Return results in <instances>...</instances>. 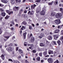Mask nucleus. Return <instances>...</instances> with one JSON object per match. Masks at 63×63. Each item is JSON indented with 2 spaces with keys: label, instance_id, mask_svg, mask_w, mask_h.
Segmentation results:
<instances>
[{
  "label": "nucleus",
  "instance_id": "b1692460",
  "mask_svg": "<svg viewBox=\"0 0 63 63\" xmlns=\"http://www.w3.org/2000/svg\"><path fill=\"white\" fill-rule=\"evenodd\" d=\"M60 32V31L59 30H56L55 31V33H58Z\"/></svg>",
  "mask_w": 63,
  "mask_h": 63
},
{
  "label": "nucleus",
  "instance_id": "4d7b16f0",
  "mask_svg": "<svg viewBox=\"0 0 63 63\" xmlns=\"http://www.w3.org/2000/svg\"><path fill=\"white\" fill-rule=\"evenodd\" d=\"M27 45L28 46H31V44H27Z\"/></svg>",
  "mask_w": 63,
  "mask_h": 63
},
{
  "label": "nucleus",
  "instance_id": "37998d69",
  "mask_svg": "<svg viewBox=\"0 0 63 63\" xmlns=\"http://www.w3.org/2000/svg\"><path fill=\"white\" fill-rule=\"evenodd\" d=\"M2 33V31L0 29V34H1Z\"/></svg>",
  "mask_w": 63,
  "mask_h": 63
},
{
  "label": "nucleus",
  "instance_id": "412c9836",
  "mask_svg": "<svg viewBox=\"0 0 63 63\" xmlns=\"http://www.w3.org/2000/svg\"><path fill=\"white\" fill-rule=\"evenodd\" d=\"M40 47H44L45 46V44L42 43H41L40 44Z\"/></svg>",
  "mask_w": 63,
  "mask_h": 63
},
{
  "label": "nucleus",
  "instance_id": "bb28decb",
  "mask_svg": "<svg viewBox=\"0 0 63 63\" xmlns=\"http://www.w3.org/2000/svg\"><path fill=\"white\" fill-rule=\"evenodd\" d=\"M25 29V27L24 26H22V27L21 28V30H23Z\"/></svg>",
  "mask_w": 63,
  "mask_h": 63
},
{
  "label": "nucleus",
  "instance_id": "69168bd1",
  "mask_svg": "<svg viewBox=\"0 0 63 63\" xmlns=\"http://www.w3.org/2000/svg\"><path fill=\"white\" fill-rule=\"evenodd\" d=\"M62 5L61 4H59V7H61V6Z\"/></svg>",
  "mask_w": 63,
  "mask_h": 63
},
{
  "label": "nucleus",
  "instance_id": "9b49d317",
  "mask_svg": "<svg viewBox=\"0 0 63 63\" xmlns=\"http://www.w3.org/2000/svg\"><path fill=\"white\" fill-rule=\"evenodd\" d=\"M40 7L37 8V10H36V13L38 14V13H39V12H40Z\"/></svg>",
  "mask_w": 63,
  "mask_h": 63
},
{
  "label": "nucleus",
  "instance_id": "de8ad7c7",
  "mask_svg": "<svg viewBox=\"0 0 63 63\" xmlns=\"http://www.w3.org/2000/svg\"><path fill=\"white\" fill-rule=\"evenodd\" d=\"M31 46L32 47H34V44H31Z\"/></svg>",
  "mask_w": 63,
  "mask_h": 63
},
{
  "label": "nucleus",
  "instance_id": "0eeeda50",
  "mask_svg": "<svg viewBox=\"0 0 63 63\" xmlns=\"http://www.w3.org/2000/svg\"><path fill=\"white\" fill-rule=\"evenodd\" d=\"M55 22L57 24H59L60 23V21L59 20H55Z\"/></svg>",
  "mask_w": 63,
  "mask_h": 63
},
{
  "label": "nucleus",
  "instance_id": "09e8293b",
  "mask_svg": "<svg viewBox=\"0 0 63 63\" xmlns=\"http://www.w3.org/2000/svg\"><path fill=\"white\" fill-rule=\"evenodd\" d=\"M41 1V0H37V2H38L39 3V2H40Z\"/></svg>",
  "mask_w": 63,
  "mask_h": 63
},
{
  "label": "nucleus",
  "instance_id": "2eb2a0df",
  "mask_svg": "<svg viewBox=\"0 0 63 63\" xmlns=\"http://www.w3.org/2000/svg\"><path fill=\"white\" fill-rule=\"evenodd\" d=\"M49 54H53V51H51V50H49L48 52Z\"/></svg>",
  "mask_w": 63,
  "mask_h": 63
},
{
  "label": "nucleus",
  "instance_id": "f704fd0d",
  "mask_svg": "<svg viewBox=\"0 0 63 63\" xmlns=\"http://www.w3.org/2000/svg\"><path fill=\"white\" fill-rule=\"evenodd\" d=\"M53 2L52 1L51 2L49 3H48L49 5H51L52 4H53Z\"/></svg>",
  "mask_w": 63,
  "mask_h": 63
},
{
  "label": "nucleus",
  "instance_id": "e433bc0d",
  "mask_svg": "<svg viewBox=\"0 0 63 63\" xmlns=\"http://www.w3.org/2000/svg\"><path fill=\"white\" fill-rule=\"evenodd\" d=\"M9 16H6V17H5V19H7L9 18Z\"/></svg>",
  "mask_w": 63,
  "mask_h": 63
},
{
  "label": "nucleus",
  "instance_id": "c756f323",
  "mask_svg": "<svg viewBox=\"0 0 63 63\" xmlns=\"http://www.w3.org/2000/svg\"><path fill=\"white\" fill-rule=\"evenodd\" d=\"M4 38H6V39H7V40H8L9 38L10 37V36H4Z\"/></svg>",
  "mask_w": 63,
  "mask_h": 63
},
{
  "label": "nucleus",
  "instance_id": "7c9ffc66",
  "mask_svg": "<svg viewBox=\"0 0 63 63\" xmlns=\"http://www.w3.org/2000/svg\"><path fill=\"white\" fill-rule=\"evenodd\" d=\"M58 4V1H57L56 0L54 2V4L55 5H57Z\"/></svg>",
  "mask_w": 63,
  "mask_h": 63
},
{
  "label": "nucleus",
  "instance_id": "f03ea898",
  "mask_svg": "<svg viewBox=\"0 0 63 63\" xmlns=\"http://www.w3.org/2000/svg\"><path fill=\"white\" fill-rule=\"evenodd\" d=\"M6 11L7 13H8V15H11V14H13V12L11 10H7Z\"/></svg>",
  "mask_w": 63,
  "mask_h": 63
},
{
  "label": "nucleus",
  "instance_id": "423d86ee",
  "mask_svg": "<svg viewBox=\"0 0 63 63\" xmlns=\"http://www.w3.org/2000/svg\"><path fill=\"white\" fill-rule=\"evenodd\" d=\"M47 61L49 63H52V59L51 58H49L47 60Z\"/></svg>",
  "mask_w": 63,
  "mask_h": 63
},
{
  "label": "nucleus",
  "instance_id": "0e129e2a",
  "mask_svg": "<svg viewBox=\"0 0 63 63\" xmlns=\"http://www.w3.org/2000/svg\"><path fill=\"white\" fill-rule=\"evenodd\" d=\"M20 33L21 34L22 33V31H21H21H20Z\"/></svg>",
  "mask_w": 63,
  "mask_h": 63
},
{
  "label": "nucleus",
  "instance_id": "20e7f679",
  "mask_svg": "<svg viewBox=\"0 0 63 63\" xmlns=\"http://www.w3.org/2000/svg\"><path fill=\"white\" fill-rule=\"evenodd\" d=\"M8 61H11V62H14V63H19V62L17 61H13V60H12L10 59H9Z\"/></svg>",
  "mask_w": 63,
  "mask_h": 63
},
{
  "label": "nucleus",
  "instance_id": "603ef678",
  "mask_svg": "<svg viewBox=\"0 0 63 63\" xmlns=\"http://www.w3.org/2000/svg\"><path fill=\"white\" fill-rule=\"evenodd\" d=\"M63 8H60V11H61H61H63Z\"/></svg>",
  "mask_w": 63,
  "mask_h": 63
},
{
  "label": "nucleus",
  "instance_id": "39448f33",
  "mask_svg": "<svg viewBox=\"0 0 63 63\" xmlns=\"http://www.w3.org/2000/svg\"><path fill=\"white\" fill-rule=\"evenodd\" d=\"M35 38L34 37L32 36L31 38L30 41L32 43L33 42H34L35 41Z\"/></svg>",
  "mask_w": 63,
  "mask_h": 63
},
{
  "label": "nucleus",
  "instance_id": "72a5a7b5",
  "mask_svg": "<svg viewBox=\"0 0 63 63\" xmlns=\"http://www.w3.org/2000/svg\"><path fill=\"white\" fill-rule=\"evenodd\" d=\"M16 3H17V2H19V3H20L21 2V0H16Z\"/></svg>",
  "mask_w": 63,
  "mask_h": 63
},
{
  "label": "nucleus",
  "instance_id": "ddd939ff",
  "mask_svg": "<svg viewBox=\"0 0 63 63\" xmlns=\"http://www.w3.org/2000/svg\"><path fill=\"white\" fill-rule=\"evenodd\" d=\"M54 39L55 40H56V38H58V36L57 34L54 35Z\"/></svg>",
  "mask_w": 63,
  "mask_h": 63
},
{
  "label": "nucleus",
  "instance_id": "a19ab883",
  "mask_svg": "<svg viewBox=\"0 0 63 63\" xmlns=\"http://www.w3.org/2000/svg\"><path fill=\"white\" fill-rule=\"evenodd\" d=\"M53 43L54 44V45H57V44H56V42L55 41H53Z\"/></svg>",
  "mask_w": 63,
  "mask_h": 63
},
{
  "label": "nucleus",
  "instance_id": "338daca9",
  "mask_svg": "<svg viewBox=\"0 0 63 63\" xmlns=\"http://www.w3.org/2000/svg\"><path fill=\"white\" fill-rule=\"evenodd\" d=\"M24 13H27V11H24Z\"/></svg>",
  "mask_w": 63,
  "mask_h": 63
},
{
  "label": "nucleus",
  "instance_id": "4be33fe9",
  "mask_svg": "<svg viewBox=\"0 0 63 63\" xmlns=\"http://www.w3.org/2000/svg\"><path fill=\"white\" fill-rule=\"evenodd\" d=\"M36 60H37V61H40V57H38L36 58Z\"/></svg>",
  "mask_w": 63,
  "mask_h": 63
},
{
  "label": "nucleus",
  "instance_id": "a211bd4d",
  "mask_svg": "<svg viewBox=\"0 0 63 63\" xmlns=\"http://www.w3.org/2000/svg\"><path fill=\"white\" fill-rule=\"evenodd\" d=\"M24 11L23 9L22 8L21 9L20 11H19V13L20 14V15H21V14L22 13V12H23Z\"/></svg>",
  "mask_w": 63,
  "mask_h": 63
},
{
  "label": "nucleus",
  "instance_id": "49530a36",
  "mask_svg": "<svg viewBox=\"0 0 63 63\" xmlns=\"http://www.w3.org/2000/svg\"><path fill=\"white\" fill-rule=\"evenodd\" d=\"M25 62L26 63H29V62H28V61L27 60H26L25 61Z\"/></svg>",
  "mask_w": 63,
  "mask_h": 63
},
{
  "label": "nucleus",
  "instance_id": "c85d7f7f",
  "mask_svg": "<svg viewBox=\"0 0 63 63\" xmlns=\"http://www.w3.org/2000/svg\"><path fill=\"white\" fill-rule=\"evenodd\" d=\"M35 8V7L33 5H32L31 6V9L33 10V9H34Z\"/></svg>",
  "mask_w": 63,
  "mask_h": 63
},
{
  "label": "nucleus",
  "instance_id": "dca6fc26",
  "mask_svg": "<svg viewBox=\"0 0 63 63\" xmlns=\"http://www.w3.org/2000/svg\"><path fill=\"white\" fill-rule=\"evenodd\" d=\"M11 3L12 4H15L16 2H15V0H12L11 1Z\"/></svg>",
  "mask_w": 63,
  "mask_h": 63
},
{
  "label": "nucleus",
  "instance_id": "4c0bfd02",
  "mask_svg": "<svg viewBox=\"0 0 63 63\" xmlns=\"http://www.w3.org/2000/svg\"><path fill=\"white\" fill-rule=\"evenodd\" d=\"M39 56H40L41 57L42 56V53H40L39 54Z\"/></svg>",
  "mask_w": 63,
  "mask_h": 63
},
{
  "label": "nucleus",
  "instance_id": "9d476101",
  "mask_svg": "<svg viewBox=\"0 0 63 63\" xmlns=\"http://www.w3.org/2000/svg\"><path fill=\"white\" fill-rule=\"evenodd\" d=\"M27 34V33L26 32H25L23 34V36L24 39H25V38H26V35Z\"/></svg>",
  "mask_w": 63,
  "mask_h": 63
},
{
  "label": "nucleus",
  "instance_id": "473e14b6",
  "mask_svg": "<svg viewBox=\"0 0 63 63\" xmlns=\"http://www.w3.org/2000/svg\"><path fill=\"white\" fill-rule=\"evenodd\" d=\"M29 29L30 30H32V26H29Z\"/></svg>",
  "mask_w": 63,
  "mask_h": 63
},
{
  "label": "nucleus",
  "instance_id": "2f4dec72",
  "mask_svg": "<svg viewBox=\"0 0 63 63\" xmlns=\"http://www.w3.org/2000/svg\"><path fill=\"white\" fill-rule=\"evenodd\" d=\"M22 23L23 24L25 25H26L27 24V23H26V22L25 21H24Z\"/></svg>",
  "mask_w": 63,
  "mask_h": 63
},
{
  "label": "nucleus",
  "instance_id": "f3484780",
  "mask_svg": "<svg viewBox=\"0 0 63 63\" xmlns=\"http://www.w3.org/2000/svg\"><path fill=\"white\" fill-rule=\"evenodd\" d=\"M1 2L4 3H7L8 2V1L5 0H1Z\"/></svg>",
  "mask_w": 63,
  "mask_h": 63
},
{
  "label": "nucleus",
  "instance_id": "6ab92c4d",
  "mask_svg": "<svg viewBox=\"0 0 63 63\" xmlns=\"http://www.w3.org/2000/svg\"><path fill=\"white\" fill-rule=\"evenodd\" d=\"M51 16H54L55 15V12H52L51 13Z\"/></svg>",
  "mask_w": 63,
  "mask_h": 63
},
{
  "label": "nucleus",
  "instance_id": "6e6d98bb",
  "mask_svg": "<svg viewBox=\"0 0 63 63\" xmlns=\"http://www.w3.org/2000/svg\"><path fill=\"white\" fill-rule=\"evenodd\" d=\"M33 35H32V33H30V37H31Z\"/></svg>",
  "mask_w": 63,
  "mask_h": 63
},
{
  "label": "nucleus",
  "instance_id": "393cba45",
  "mask_svg": "<svg viewBox=\"0 0 63 63\" xmlns=\"http://www.w3.org/2000/svg\"><path fill=\"white\" fill-rule=\"evenodd\" d=\"M57 43L58 44V45L60 46L61 44V42L59 40L57 41Z\"/></svg>",
  "mask_w": 63,
  "mask_h": 63
},
{
  "label": "nucleus",
  "instance_id": "c03bdc74",
  "mask_svg": "<svg viewBox=\"0 0 63 63\" xmlns=\"http://www.w3.org/2000/svg\"><path fill=\"white\" fill-rule=\"evenodd\" d=\"M61 34H62V35H63V30H62L61 31Z\"/></svg>",
  "mask_w": 63,
  "mask_h": 63
},
{
  "label": "nucleus",
  "instance_id": "c9c22d12",
  "mask_svg": "<svg viewBox=\"0 0 63 63\" xmlns=\"http://www.w3.org/2000/svg\"><path fill=\"white\" fill-rule=\"evenodd\" d=\"M46 44H47V45H49V44L50 42H48V41L47 40L46 41Z\"/></svg>",
  "mask_w": 63,
  "mask_h": 63
},
{
  "label": "nucleus",
  "instance_id": "58836bf2",
  "mask_svg": "<svg viewBox=\"0 0 63 63\" xmlns=\"http://www.w3.org/2000/svg\"><path fill=\"white\" fill-rule=\"evenodd\" d=\"M11 23L12 24H13V25H15V23L14 22V21H12V22H11Z\"/></svg>",
  "mask_w": 63,
  "mask_h": 63
},
{
  "label": "nucleus",
  "instance_id": "864d4df0",
  "mask_svg": "<svg viewBox=\"0 0 63 63\" xmlns=\"http://www.w3.org/2000/svg\"><path fill=\"white\" fill-rule=\"evenodd\" d=\"M18 50V47H16V51H17V50Z\"/></svg>",
  "mask_w": 63,
  "mask_h": 63
},
{
  "label": "nucleus",
  "instance_id": "ea45409f",
  "mask_svg": "<svg viewBox=\"0 0 63 63\" xmlns=\"http://www.w3.org/2000/svg\"><path fill=\"white\" fill-rule=\"evenodd\" d=\"M0 11H1L2 12L4 11V10L2 8L0 9Z\"/></svg>",
  "mask_w": 63,
  "mask_h": 63
},
{
  "label": "nucleus",
  "instance_id": "4468645a",
  "mask_svg": "<svg viewBox=\"0 0 63 63\" xmlns=\"http://www.w3.org/2000/svg\"><path fill=\"white\" fill-rule=\"evenodd\" d=\"M48 39L49 40H52V37L51 36H49L47 37Z\"/></svg>",
  "mask_w": 63,
  "mask_h": 63
},
{
  "label": "nucleus",
  "instance_id": "5701e85b",
  "mask_svg": "<svg viewBox=\"0 0 63 63\" xmlns=\"http://www.w3.org/2000/svg\"><path fill=\"white\" fill-rule=\"evenodd\" d=\"M1 57L2 59H3V60H4V59H5L4 55H2L1 56Z\"/></svg>",
  "mask_w": 63,
  "mask_h": 63
},
{
  "label": "nucleus",
  "instance_id": "f257e3e1",
  "mask_svg": "<svg viewBox=\"0 0 63 63\" xmlns=\"http://www.w3.org/2000/svg\"><path fill=\"white\" fill-rule=\"evenodd\" d=\"M46 11V9L45 8H43L42 9V10L41 12L40 13V15H45V12Z\"/></svg>",
  "mask_w": 63,
  "mask_h": 63
},
{
  "label": "nucleus",
  "instance_id": "3c124183",
  "mask_svg": "<svg viewBox=\"0 0 63 63\" xmlns=\"http://www.w3.org/2000/svg\"><path fill=\"white\" fill-rule=\"evenodd\" d=\"M30 13H31L30 11H29L28 12V14L29 15H30Z\"/></svg>",
  "mask_w": 63,
  "mask_h": 63
},
{
  "label": "nucleus",
  "instance_id": "774afa93",
  "mask_svg": "<svg viewBox=\"0 0 63 63\" xmlns=\"http://www.w3.org/2000/svg\"><path fill=\"white\" fill-rule=\"evenodd\" d=\"M18 24H17L16 25V26L17 27L18 26Z\"/></svg>",
  "mask_w": 63,
  "mask_h": 63
},
{
  "label": "nucleus",
  "instance_id": "8fccbe9b",
  "mask_svg": "<svg viewBox=\"0 0 63 63\" xmlns=\"http://www.w3.org/2000/svg\"><path fill=\"white\" fill-rule=\"evenodd\" d=\"M56 62L57 63H59V62L58 61V60H57L56 61Z\"/></svg>",
  "mask_w": 63,
  "mask_h": 63
},
{
  "label": "nucleus",
  "instance_id": "680f3d73",
  "mask_svg": "<svg viewBox=\"0 0 63 63\" xmlns=\"http://www.w3.org/2000/svg\"><path fill=\"white\" fill-rule=\"evenodd\" d=\"M49 56L48 55H47V56H45V57H49Z\"/></svg>",
  "mask_w": 63,
  "mask_h": 63
},
{
  "label": "nucleus",
  "instance_id": "79ce46f5",
  "mask_svg": "<svg viewBox=\"0 0 63 63\" xmlns=\"http://www.w3.org/2000/svg\"><path fill=\"white\" fill-rule=\"evenodd\" d=\"M32 52L33 53H36V50H32Z\"/></svg>",
  "mask_w": 63,
  "mask_h": 63
},
{
  "label": "nucleus",
  "instance_id": "1a4fd4ad",
  "mask_svg": "<svg viewBox=\"0 0 63 63\" xmlns=\"http://www.w3.org/2000/svg\"><path fill=\"white\" fill-rule=\"evenodd\" d=\"M13 8V10L15 11H18V7H15Z\"/></svg>",
  "mask_w": 63,
  "mask_h": 63
},
{
  "label": "nucleus",
  "instance_id": "e2e57ef3",
  "mask_svg": "<svg viewBox=\"0 0 63 63\" xmlns=\"http://www.w3.org/2000/svg\"><path fill=\"white\" fill-rule=\"evenodd\" d=\"M11 30H14V28H11Z\"/></svg>",
  "mask_w": 63,
  "mask_h": 63
},
{
  "label": "nucleus",
  "instance_id": "f8f14e48",
  "mask_svg": "<svg viewBox=\"0 0 63 63\" xmlns=\"http://www.w3.org/2000/svg\"><path fill=\"white\" fill-rule=\"evenodd\" d=\"M1 15L2 16L4 17L6 16V13L4 12H2L1 13Z\"/></svg>",
  "mask_w": 63,
  "mask_h": 63
},
{
  "label": "nucleus",
  "instance_id": "5fc2aeb1",
  "mask_svg": "<svg viewBox=\"0 0 63 63\" xmlns=\"http://www.w3.org/2000/svg\"><path fill=\"white\" fill-rule=\"evenodd\" d=\"M61 40H63V36H62L60 38Z\"/></svg>",
  "mask_w": 63,
  "mask_h": 63
},
{
  "label": "nucleus",
  "instance_id": "cd10ccee",
  "mask_svg": "<svg viewBox=\"0 0 63 63\" xmlns=\"http://www.w3.org/2000/svg\"><path fill=\"white\" fill-rule=\"evenodd\" d=\"M19 51L20 53H23V51H22V50L21 49H19Z\"/></svg>",
  "mask_w": 63,
  "mask_h": 63
},
{
  "label": "nucleus",
  "instance_id": "7ed1b4c3",
  "mask_svg": "<svg viewBox=\"0 0 63 63\" xmlns=\"http://www.w3.org/2000/svg\"><path fill=\"white\" fill-rule=\"evenodd\" d=\"M61 16V13H57L56 15V17L57 18L60 17Z\"/></svg>",
  "mask_w": 63,
  "mask_h": 63
},
{
  "label": "nucleus",
  "instance_id": "a18cd8bd",
  "mask_svg": "<svg viewBox=\"0 0 63 63\" xmlns=\"http://www.w3.org/2000/svg\"><path fill=\"white\" fill-rule=\"evenodd\" d=\"M3 6H4V5L1 4V3H0V7H3Z\"/></svg>",
  "mask_w": 63,
  "mask_h": 63
},
{
  "label": "nucleus",
  "instance_id": "aec40b11",
  "mask_svg": "<svg viewBox=\"0 0 63 63\" xmlns=\"http://www.w3.org/2000/svg\"><path fill=\"white\" fill-rule=\"evenodd\" d=\"M13 50V48L12 47H9L8 48V50L10 51H12Z\"/></svg>",
  "mask_w": 63,
  "mask_h": 63
},
{
  "label": "nucleus",
  "instance_id": "13d9d810",
  "mask_svg": "<svg viewBox=\"0 0 63 63\" xmlns=\"http://www.w3.org/2000/svg\"><path fill=\"white\" fill-rule=\"evenodd\" d=\"M15 47H17V45L16 44H15Z\"/></svg>",
  "mask_w": 63,
  "mask_h": 63
},
{
  "label": "nucleus",
  "instance_id": "052dcab7",
  "mask_svg": "<svg viewBox=\"0 0 63 63\" xmlns=\"http://www.w3.org/2000/svg\"><path fill=\"white\" fill-rule=\"evenodd\" d=\"M44 61V60H42L41 61V62L42 63H43Z\"/></svg>",
  "mask_w": 63,
  "mask_h": 63
},
{
  "label": "nucleus",
  "instance_id": "a878e982",
  "mask_svg": "<svg viewBox=\"0 0 63 63\" xmlns=\"http://www.w3.org/2000/svg\"><path fill=\"white\" fill-rule=\"evenodd\" d=\"M47 51H45L43 52V54L44 56H46L47 54Z\"/></svg>",
  "mask_w": 63,
  "mask_h": 63
},
{
  "label": "nucleus",
  "instance_id": "bf43d9fd",
  "mask_svg": "<svg viewBox=\"0 0 63 63\" xmlns=\"http://www.w3.org/2000/svg\"><path fill=\"white\" fill-rule=\"evenodd\" d=\"M32 26H33V27H35V25H34V24H32Z\"/></svg>",
  "mask_w": 63,
  "mask_h": 63
},
{
  "label": "nucleus",
  "instance_id": "6e6552de",
  "mask_svg": "<svg viewBox=\"0 0 63 63\" xmlns=\"http://www.w3.org/2000/svg\"><path fill=\"white\" fill-rule=\"evenodd\" d=\"M41 36H39L38 37L39 38H40V39H41L43 38V37H44L45 36V34H44V33H41L40 35Z\"/></svg>",
  "mask_w": 63,
  "mask_h": 63
}]
</instances>
